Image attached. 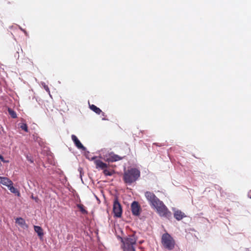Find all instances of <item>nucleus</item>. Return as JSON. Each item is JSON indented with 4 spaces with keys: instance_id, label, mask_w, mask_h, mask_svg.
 Listing matches in <instances>:
<instances>
[{
    "instance_id": "10",
    "label": "nucleus",
    "mask_w": 251,
    "mask_h": 251,
    "mask_svg": "<svg viewBox=\"0 0 251 251\" xmlns=\"http://www.w3.org/2000/svg\"><path fill=\"white\" fill-rule=\"evenodd\" d=\"M122 157L112 152L109 154L108 157L106 158V160L108 162H113L120 160L122 159Z\"/></svg>"
},
{
    "instance_id": "9",
    "label": "nucleus",
    "mask_w": 251,
    "mask_h": 251,
    "mask_svg": "<svg viewBox=\"0 0 251 251\" xmlns=\"http://www.w3.org/2000/svg\"><path fill=\"white\" fill-rule=\"evenodd\" d=\"M71 138L72 140L73 141L75 146L78 149H81L82 151H85L86 148L83 146V145L81 143L80 141L77 138V137L75 135H72Z\"/></svg>"
},
{
    "instance_id": "19",
    "label": "nucleus",
    "mask_w": 251,
    "mask_h": 251,
    "mask_svg": "<svg viewBox=\"0 0 251 251\" xmlns=\"http://www.w3.org/2000/svg\"><path fill=\"white\" fill-rule=\"evenodd\" d=\"M103 173L105 176H111L113 174V171H109L106 169H104L103 170Z\"/></svg>"
},
{
    "instance_id": "7",
    "label": "nucleus",
    "mask_w": 251,
    "mask_h": 251,
    "mask_svg": "<svg viewBox=\"0 0 251 251\" xmlns=\"http://www.w3.org/2000/svg\"><path fill=\"white\" fill-rule=\"evenodd\" d=\"M86 157L90 160L94 161V163L96 165V168L97 169L99 168L103 170L104 169H106L108 167V165L106 163H105L101 160L97 159L98 157L97 156H93L92 157L86 156Z\"/></svg>"
},
{
    "instance_id": "18",
    "label": "nucleus",
    "mask_w": 251,
    "mask_h": 251,
    "mask_svg": "<svg viewBox=\"0 0 251 251\" xmlns=\"http://www.w3.org/2000/svg\"><path fill=\"white\" fill-rule=\"evenodd\" d=\"M8 112L9 114L12 118H17V114L16 113L12 110L11 108H9L8 109Z\"/></svg>"
},
{
    "instance_id": "1",
    "label": "nucleus",
    "mask_w": 251,
    "mask_h": 251,
    "mask_svg": "<svg viewBox=\"0 0 251 251\" xmlns=\"http://www.w3.org/2000/svg\"><path fill=\"white\" fill-rule=\"evenodd\" d=\"M140 176V170L135 168H131L124 172L123 180L125 183L131 184L137 181Z\"/></svg>"
},
{
    "instance_id": "25",
    "label": "nucleus",
    "mask_w": 251,
    "mask_h": 251,
    "mask_svg": "<svg viewBox=\"0 0 251 251\" xmlns=\"http://www.w3.org/2000/svg\"><path fill=\"white\" fill-rule=\"evenodd\" d=\"M32 199H34V200H36V198H34L33 196L32 197Z\"/></svg>"
},
{
    "instance_id": "14",
    "label": "nucleus",
    "mask_w": 251,
    "mask_h": 251,
    "mask_svg": "<svg viewBox=\"0 0 251 251\" xmlns=\"http://www.w3.org/2000/svg\"><path fill=\"white\" fill-rule=\"evenodd\" d=\"M89 107L91 110L95 112L96 113L98 114H100L102 113L103 116H104V113L102 112V111L99 108L97 107L96 105L94 104H89Z\"/></svg>"
},
{
    "instance_id": "20",
    "label": "nucleus",
    "mask_w": 251,
    "mask_h": 251,
    "mask_svg": "<svg viewBox=\"0 0 251 251\" xmlns=\"http://www.w3.org/2000/svg\"><path fill=\"white\" fill-rule=\"evenodd\" d=\"M20 127L22 129L25 131V132H28V127L27 126L25 123H20Z\"/></svg>"
},
{
    "instance_id": "5",
    "label": "nucleus",
    "mask_w": 251,
    "mask_h": 251,
    "mask_svg": "<svg viewBox=\"0 0 251 251\" xmlns=\"http://www.w3.org/2000/svg\"><path fill=\"white\" fill-rule=\"evenodd\" d=\"M145 196L147 200L149 202L150 205L152 207L155 206V204H157L158 202L160 201L155 194L150 191H147L145 193Z\"/></svg>"
},
{
    "instance_id": "17",
    "label": "nucleus",
    "mask_w": 251,
    "mask_h": 251,
    "mask_svg": "<svg viewBox=\"0 0 251 251\" xmlns=\"http://www.w3.org/2000/svg\"><path fill=\"white\" fill-rule=\"evenodd\" d=\"M77 207L79 209L81 212L83 214H87L88 211L85 209L84 206L82 204H78Z\"/></svg>"
},
{
    "instance_id": "24",
    "label": "nucleus",
    "mask_w": 251,
    "mask_h": 251,
    "mask_svg": "<svg viewBox=\"0 0 251 251\" xmlns=\"http://www.w3.org/2000/svg\"><path fill=\"white\" fill-rule=\"evenodd\" d=\"M32 199H34V200H36V198H34L33 196L32 197Z\"/></svg>"
},
{
    "instance_id": "21",
    "label": "nucleus",
    "mask_w": 251,
    "mask_h": 251,
    "mask_svg": "<svg viewBox=\"0 0 251 251\" xmlns=\"http://www.w3.org/2000/svg\"><path fill=\"white\" fill-rule=\"evenodd\" d=\"M0 159L3 162H8V161H5L4 160V158L3 157V156L1 155H0Z\"/></svg>"
},
{
    "instance_id": "3",
    "label": "nucleus",
    "mask_w": 251,
    "mask_h": 251,
    "mask_svg": "<svg viewBox=\"0 0 251 251\" xmlns=\"http://www.w3.org/2000/svg\"><path fill=\"white\" fill-rule=\"evenodd\" d=\"M153 207L156 209L157 213L160 216L167 218H169L171 217V212L161 201H160Z\"/></svg>"
},
{
    "instance_id": "8",
    "label": "nucleus",
    "mask_w": 251,
    "mask_h": 251,
    "mask_svg": "<svg viewBox=\"0 0 251 251\" xmlns=\"http://www.w3.org/2000/svg\"><path fill=\"white\" fill-rule=\"evenodd\" d=\"M131 211L133 215L135 216H138L140 213V206L138 202L133 201L131 205Z\"/></svg>"
},
{
    "instance_id": "12",
    "label": "nucleus",
    "mask_w": 251,
    "mask_h": 251,
    "mask_svg": "<svg viewBox=\"0 0 251 251\" xmlns=\"http://www.w3.org/2000/svg\"><path fill=\"white\" fill-rule=\"evenodd\" d=\"M16 223L18 224L23 228H26L28 227L27 225L25 223V220L22 218H17L16 219Z\"/></svg>"
},
{
    "instance_id": "6",
    "label": "nucleus",
    "mask_w": 251,
    "mask_h": 251,
    "mask_svg": "<svg viewBox=\"0 0 251 251\" xmlns=\"http://www.w3.org/2000/svg\"><path fill=\"white\" fill-rule=\"evenodd\" d=\"M113 211L114 216L120 218L122 214V208L117 198L114 200L113 202Z\"/></svg>"
},
{
    "instance_id": "28",
    "label": "nucleus",
    "mask_w": 251,
    "mask_h": 251,
    "mask_svg": "<svg viewBox=\"0 0 251 251\" xmlns=\"http://www.w3.org/2000/svg\"><path fill=\"white\" fill-rule=\"evenodd\" d=\"M142 242H143L142 241H140V243L141 244V243H142Z\"/></svg>"
},
{
    "instance_id": "22",
    "label": "nucleus",
    "mask_w": 251,
    "mask_h": 251,
    "mask_svg": "<svg viewBox=\"0 0 251 251\" xmlns=\"http://www.w3.org/2000/svg\"><path fill=\"white\" fill-rule=\"evenodd\" d=\"M44 88L47 92H50V89L48 86L45 85Z\"/></svg>"
},
{
    "instance_id": "26",
    "label": "nucleus",
    "mask_w": 251,
    "mask_h": 251,
    "mask_svg": "<svg viewBox=\"0 0 251 251\" xmlns=\"http://www.w3.org/2000/svg\"><path fill=\"white\" fill-rule=\"evenodd\" d=\"M29 161H30L31 162H33V161H31V160H29Z\"/></svg>"
},
{
    "instance_id": "11",
    "label": "nucleus",
    "mask_w": 251,
    "mask_h": 251,
    "mask_svg": "<svg viewBox=\"0 0 251 251\" xmlns=\"http://www.w3.org/2000/svg\"><path fill=\"white\" fill-rule=\"evenodd\" d=\"M0 183L6 186L9 187L10 185H13V182L8 178L6 177L0 176Z\"/></svg>"
},
{
    "instance_id": "27",
    "label": "nucleus",
    "mask_w": 251,
    "mask_h": 251,
    "mask_svg": "<svg viewBox=\"0 0 251 251\" xmlns=\"http://www.w3.org/2000/svg\"><path fill=\"white\" fill-rule=\"evenodd\" d=\"M29 161H30L31 162H33V161H31V160H29Z\"/></svg>"
},
{
    "instance_id": "16",
    "label": "nucleus",
    "mask_w": 251,
    "mask_h": 251,
    "mask_svg": "<svg viewBox=\"0 0 251 251\" xmlns=\"http://www.w3.org/2000/svg\"><path fill=\"white\" fill-rule=\"evenodd\" d=\"M8 188L11 193L17 195L18 196H20V193L19 191L16 188L14 187L13 185H10Z\"/></svg>"
},
{
    "instance_id": "2",
    "label": "nucleus",
    "mask_w": 251,
    "mask_h": 251,
    "mask_svg": "<svg viewBox=\"0 0 251 251\" xmlns=\"http://www.w3.org/2000/svg\"><path fill=\"white\" fill-rule=\"evenodd\" d=\"M137 238L135 237V234L128 235L127 237L122 239L123 243L122 248L124 251H131L135 249L134 246L136 244Z\"/></svg>"
},
{
    "instance_id": "15",
    "label": "nucleus",
    "mask_w": 251,
    "mask_h": 251,
    "mask_svg": "<svg viewBox=\"0 0 251 251\" xmlns=\"http://www.w3.org/2000/svg\"><path fill=\"white\" fill-rule=\"evenodd\" d=\"M34 229L35 231L38 234V235L39 236L42 237L43 236L44 233L41 227L37 226H34Z\"/></svg>"
},
{
    "instance_id": "23",
    "label": "nucleus",
    "mask_w": 251,
    "mask_h": 251,
    "mask_svg": "<svg viewBox=\"0 0 251 251\" xmlns=\"http://www.w3.org/2000/svg\"><path fill=\"white\" fill-rule=\"evenodd\" d=\"M153 145H155L156 146L161 147L162 146L161 144H159V143H154L153 144Z\"/></svg>"
},
{
    "instance_id": "13",
    "label": "nucleus",
    "mask_w": 251,
    "mask_h": 251,
    "mask_svg": "<svg viewBox=\"0 0 251 251\" xmlns=\"http://www.w3.org/2000/svg\"><path fill=\"white\" fill-rule=\"evenodd\" d=\"M184 217V213L180 210H177L174 213V217L178 221L181 220Z\"/></svg>"
},
{
    "instance_id": "4",
    "label": "nucleus",
    "mask_w": 251,
    "mask_h": 251,
    "mask_svg": "<svg viewBox=\"0 0 251 251\" xmlns=\"http://www.w3.org/2000/svg\"><path fill=\"white\" fill-rule=\"evenodd\" d=\"M161 243L163 247L168 250H172L175 248V241L168 233L163 234L161 238Z\"/></svg>"
}]
</instances>
